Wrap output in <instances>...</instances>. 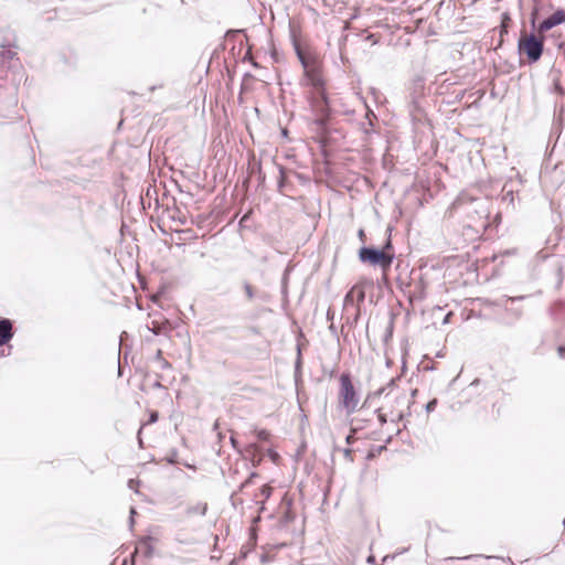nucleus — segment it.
Listing matches in <instances>:
<instances>
[{"instance_id": "nucleus-1", "label": "nucleus", "mask_w": 565, "mask_h": 565, "mask_svg": "<svg viewBox=\"0 0 565 565\" xmlns=\"http://www.w3.org/2000/svg\"><path fill=\"white\" fill-rule=\"evenodd\" d=\"M322 68V63H319L318 65L302 70L299 84L302 87H309L311 89L308 102L312 111L316 114L311 124L317 127V131L320 135L319 142L324 145L326 140L330 138L332 132L337 131V129H333L330 125L333 110L330 105L327 82L323 77Z\"/></svg>"}, {"instance_id": "nucleus-2", "label": "nucleus", "mask_w": 565, "mask_h": 565, "mask_svg": "<svg viewBox=\"0 0 565 565\" xmlns=\"http://www.w3.org/2000/svg\"><path fill=\"white\" fill-rule=\"evenodd\" d=\"M531 32H521L518 39V54L520 56V65H533L537 63L544 53L545 36Z\"/></svg>"}, {"instance_id": "nucleus-3", "label": "nucleus", "mask_w": 565, "mask_h": 565, "mask_svg": "<svg viewBox=\"0 0 565 565\" xmlns=\"http://www.w3.org/2000/svg\"><path fill=\"white\" fill-rule=\"evenodd\" d=\"M527 298V296H502L499 299L492 301V305L502 308L503 313L499 315L497 320L500 324L505 327H514L523 317V309L521 307H512L509 305H513L516 301H521Z\"/></svg>"}, {"instance_id": "nucleus-4", "label": "nucleus", "mask_w": 565, "mask_h": 565, "mask_svg": "<svg viewBox=\"0 0 565 565\" xmlns=\"http://www.w3.org/2000/svg\"><path fill=\"white\" fill-rule=\"evenodd\" d=\"M339 382V404L348 415H351L356 411L358 404L360 402V396L352 382L351 373L343 372L340 375Z\"/></svg>"}, {"instance_id": "nucleus-5", "label": "nucleus", "mask_w": 565, "mask_h": 565, "mask_svg": "<svg viewBox=\"0 0 565 565\" xmlns=\"http://www.w3.org/2000/svg\"><path fill=\"white\" fill-rule=\"evenodd\" d=\"M358 258L362 264L379 267L383 273H387L393 265L392 255L374 245H362L358 250Z\"/></svg>"}, {"instance_id": "nucleus-6", "label": "nucleus", "mask_w": 565, "mask_h": 565, "mask_svg": "<svg viewBox=\"0 0 565 565\" xmlns=\"http://www.w3.org/2000/svg\"><path fill=\"white\" fill-rule=\"evenodd\" d=\"M290 41L295 51V54L302 67V70H307L310 66L318 65L322 63L320 56L312 51L310 47H302L299 39L296 34V31L292 26H290Z\"/></svg>"}, {"instance_id": "nucleus-7", "label": "nucleus", "mask_w": 565, "mask_h": 565, "mask_svg": "<svg viewBox=\"0 0 565 565\" xmlns=\"http://www.w3.org/2000/svg\"><path fill=\"white\" fill-rule=\"evenodd\" d=\"M533 30L539 33H545L552 30L554 26L565 23V9L558 8L551 15L536 23L535 13L531 14L530 19Z\"/></svg>"}, {"instance_id": "nucleus-8", "label": "nucleus", "mask_w": 565, "mask_h": 565, "mask_svg": "<svg viewBox=\"0 0 565 565\" xmlns=\"http://www.w3.org/2000/svg\"><path fill=\"white\" fill-rule=\"evenodd\" d=\"M425 81L422 76H416L413 81L407 104L412 115L422 113V98L424 97Z\"/></svg>"}, {"instance_id": "nucleus-9", "label": "nucleus", "mask_w": 565, "mask_h": 565, "mask_svg": "<svg viewBox=\"0 0 565 565\" xmlns=\"http://www.w3.org/2000/svg\"><path fill=\"white\" fill-rule=\"evenodd\" d=\"M242 288L245 294V299L247 302H254L256 300L260 302L270 301L271 297L269 292L255 287L246 279L242 281Z\"/></svg>"}, {"instance_id": "nucleus-10", "label": "nucleus", "mask_w": 565, "mask_h": 565, "mask_svg": "<svg viewBox=\"0 0 565 565\" xmlns=\"http://www.w3.org/2000/svg\"><path fill=\"white\" fill-rule=\"evenodd\" d=\"M280 505H281L282 512H281V515L279 519V525L286 526L289 523L294 522V520L296 518V513L292 509L294 501L291 498L288 497L287 493H285L281 498Z\"/></svg>"}, {"instance_id": "nucleus-11", "label": "nucleus", "mask_w": 565, "mask_h": 565, "mask_svg": "<svg viewBox=\"0 0 565 565\" xmlns=\"http://www.w3.org/2000/svg\"><path fill=\"white\" fill-rule=\"evenodd\" d=\"M154 539L150 535L143 536L139 540L138 546L135 548V551L131 553L132 557V564L136 565L135 557L137 556L139 548L142 550L143 556L146 558H151L153 556L154 547L152 545V541Z\"/></svg>"}, {"instance_id": "nucleus-12", "label": "nucleus", "mask_w": 565, "mask_h": 565, "mask_svg": "<svg viewBox=\"0 0 565 565\" xmlns=\"http://www.w3.org/2000/svg\"><path fill=\"white\" fill-rule=\"evenodd\" d=\"M13 335V322L8 318H0V347L8 344Z\"/></svg>"}, {"instance_id": "nucleus-13", "label": "nucleus", "mask_w": 565, "mask_h": 565, "mask_svg": "<svg viewBox=\"0 0 565 565\" xmlns=\"http://www.w3.org/2000/svg\"><path fill=\"white\" fill-rule=\"evenodd\" d=\"M426 289L427 281L424 279L423 275L419 274L418 279L414 284V290L409 295V300H424L426 298Z\"/></svg>"}, {"instance_id": "nucleus-14", "label": "nucleus", "mask_w": 565, "mask_h": 565, "mask_svg": "<svg viewBox=\"0 0 565 565\" xmlns=\"http://www.w3.org/2000/svg\"><path fill=\"white\" fill-rule=\"evenodd\" d=\"M173 328L172 323L167 320V319H163V320H157V319H153L151 321V324L148 326V330L150 332H152L154 335H159V334H166L168 333L169 331H171Z\"/></svg>"}, {"instance_id": "nucleus-15", "label": "nucleus", "mask_w": 565, "mask_h": 565, "mask_svg": "<svg viewBox=\"0 0 565 565\" xmlns=\"http://www.w3.org/2000/svg\"><path fill=\"white\" fill-rule=\"evenodd\" d=\"M15 33L10 28L0 31V46L2 49L15 46Z\"/></svg>"}, {"instance_id": "nucleus-16", "label": "nucleus", "mask_w": 565, "mask_h": 565, "mask_svg": "<svg viewBox=\"0 0 565 565\" xmlns=\"http://www.w3.org/2000/svg\"><path fill=\"white\" fill-rule=\"evenodd\" d=\"M277 166V169H278V172H279V178L277 180V190L282 193L285 192L289 186H290V183L286 177L287 172H288V169L286 167H284L282 164H279V163H276Z\"/></svg>"}, {"instance_id": "nucleus-17", "label": "nucleus", "mask_w": 565, "mask_h": 565, "mask_svg": "<svg viewBox=\"0 0 565 565\" xmlns=\"http://www.w3.org/2000/svg\"><path fill=\"white\" fill-rule=\"evenodd\" d=\"M362 423H364V420H362V419H359V418L352 419V422H351L352 426L350 429V434L345 437L347 445H352L356 440L355 434L358 433V430L363 428Z\"/></svg>"}, {"instance_id": "nucleus-18", "label": "nucleus", "mask_w": 565, "mask_h": 565, "mask_svg": "<svg viewBox=\"0 0 565 565\" xmlns=\"http://www.w3.org/2000/svg\"><path fill=\"white\" fill-rule=\"evenodd\" d=\"M301 370H302V353L301 348L299 344H297V356L295 360V381L298 382V380L301 377Z\"/></svg>"}, {"instance_id": "nucleus-19", "label": "nucleus", "mask_w": 565, "mask_h": 565, "mask_svg": "<svg viewBox=\"0 0 565 565\" xmlns=\"http://www.w3.org/2000/svg\"><path fill=\"white\" fill-rule=\"evenodd\" d=\"M393 334H394V317L391 316L388 323L385 328L383 338H382L384 345H387L392 341Z\"/></svg>"}, {"instance_id": "nucleus-20", "label": "nucleus", "mask_w": 565, "mask_h": 565, "mask_svg": "<svg viewBox=\"0 0 565 565\" xmlns=\"http://www.w3.org/2000/svg\"><path fill=\"white\" fill-rule=\"evenodd\" d=\"M206 511H207V503L205 502H199L198 504L195 505H191L186 509V514L188 515H192V514H200V515H205L206 514Z\"/></svg>"}, {"instance_id": "nucleus-21", "label": "nucleus", "mask_w": 565, "mask_h": 565, "mask_svg": "<svg viewBox=\"0 0 565 565\" xmlns=\"http://www.w3.org/2000/svg\"><path fill=\"white\" fill-rule=\"evenodd\" d=\"M402 265H403V264H402V262H401V260H399V262L397 263V265H396V269L398 270V275H397V277H396V282H397L398 287H399L402 290H404V286H405L406 288H408V287H411V285H412V284H411V281H407V280H406V279H407V277H405V278L403 277Z\"/></svg>"}, {"instance_id": "nucleus-22", "label": "nucleus", "mask_w": 565, "mask_h": 565, "mask_svg": "<svg viewBox=\"0 0 565 565\" xmlns=\"http://www.w3.org/2000/svg\"><path fill=\"white\" fill-rule=\"evenodd\" d=\"M386 449V446L385 445H380V446H372L371 449L369 450L367 455H366V459L367 460H373L375 459L379 455L382 454V451H384Z\"/></svg>"}, {"instance_id": "nucleus-23", "label": "nucleus", "mask_w": 565, "mask_h": 565, "mask_svg": "<svg viewBox=\"0 0 565 565\" xmlns=\"http://www.w3.org/2000/svg\"><path fill=\"white\" fill-rule=\"evenodd\" d=\"M379 248L384 250L386 254L392 255V263H394L395 252H394V247H393L391 237L386 238V241L383 243V245Z\"/></svg>"}, {"instance_id": "nucleus-24", "label": "nucleus", "mask_w": 565, "mask_h": 565, "mask_svg": "<svg viewBox=\"0 0 565 565\" xmlns=\"http://www.w3.org/2000/svg\"><path fill=\"white\" fill-rule=\"evenodd\" d=\"M153 360L160 363L162 370L171 367V364L163 358V353L160 349L156 352Z\"/></svg>"}, {"instance_id": "nucleus-25", "label": "nucleus", "mask_w": 565, "mask_h": 565, "mask_svg": "<svg viewBox=\"0 0 565 565\" xmlns=\"http://www.w3.org/2000/svg\"><path fill=\"white\" fill-rule=\"evenodd\" d=\"M259 477V473L256 472V471H252L248 476V478L246 480H244L239 487H238V491H243L245 488L249 487L250 484H253L254 482V479L255 478H258Z\"/></svg>"}, {"instance_id": "nucleus-26", "label": "nucleus", "mask_w": 565, "mask_h": 565, "mask_svg": "<svg viewBox=\"0 0 565 565\" xmlns=\"http://www.w3.org/2000/svg\"><path fill=\"white\" fill-rule=\"evenodd\" d=\"M178 454H179L178 449L177 448H172V449L169 450V452L164 457V460L169 465H177L178 463Z\"/></svg>"}, {"instance_id": "nucleus-27", "label": "nucleus", "mask_w": 565, "mask_h": 565, "mask_svg": "<svg viewBox=\"0 0 565 565\" xmlns=\"http://www.w3.org/2000/svg\"><path fill=\"white\" fill-rule=\"evenodd\" d=\"M503 201H508L509 204L514 205V191L512 189H508V184L503 186Z\"/></svg>"}, {"instance_id": "nucleus-28", "label": "nucleus", "mask_w": 565, "mask_h": 565, "mask_svg": "<svg viewBox=\"0 0 565 565\" xmlns=\"http://www.w3.org/2000/svg\"><path fill=\"white\" fill-rule=\"evenodd\" d=\"M465 94V89L454 90L451 93V98L447 99V104H455L457 102H460L463 98Z\"/></svg>"}, {"instance_id": "nucleus-29", "label": "nucleus", "mask_w": 565, "mask_h": 565, "mask_svg": "<svg viewBox=\"0 0 565 565\" xmlns=\"http://www.w3.org/2000/svg\"><path fill=\"white\" fill-rule=\"evenodd\" d=\"M274 488L269 484H264L259 489V494L264 498V501H267L273 494Z\"/></svg>"}, {"instance_id": "nucleus-30", "label": "nucleus", "mask_w": 565, "mask_h": 565, "mask_svg": "<svg viewBox=\"0 0 565 565\" xmlns=\"http://www.w3.org/2000/svg\"><path fill=\"white\" fill-rule=\"evenodd\" d=\"M563 308H564L563 302L556 301L553 306L550 307L548 312L554 320H557L558 317H557L556 310L561 311V310H563Z\"/></svg>"}, {"instance_id": "nucleus-31", "label": "nucleus", "mask_w": 565, "mask_h": 565, "mask_svg": "<svg viewBox=\"0 0 565 565\" xmlns=\"http://www.w3.org/2000/svg\"><path fill=\"white\" fill-rule=\"evenodd\" d=\"M15 56V52L11 47H4L0 51L1 60H12Z\"/></svg>"}, {"instance_id": "nucleus-32", "label": "nucleus", "mask_w": 565, "mask_h": 565, "mask_svg": "<svg viewBox=\"0 0 565 565\" xmlns=\"http://www.w3.org/2000/svg\"><path fill=\"white\" fill-rule=\"evenodd\" d=\"M256 437L259 441H267L270 437V434L266 429L256 430Z\"/></svg>"}, {"instance_id": "nucleus-33", "label": "nucleus", "mask_w": 565, "mask_h": 565, "mask_svg": "<svg viewBox=\"0 0 565 565\" xmlns=\"http://www.w3.org/2000/svg\"><path fill=\"white\" fill-rule=\"evenodd\" d=\"M353 292H354V289L352 288L351 290H349L345 294L344 299H343L344 307L354 305Z\"/></svg>"}, {"instance_id": "nucleus-34", "label": "nucleus", "mask_w": 565, "mask_h": 565, "mask_svg": "<svg viewBox=\"0 0 565 565\" xmlns=\"http://www.w3.org/2000/svg\"><path fill=\"white\" fill-rule=\"evenodd\" d=\"M437 405H438V399L437 398H431L425 405V411L427 413H431V412H434L436 409Z\"/></svg>"}, {"instance_id": "nucleus-35", "label": "nucleus", "mask_w": 565, "mask_h": 565, "mask_svg": "<svg viewBox=\"0 0 565 565\" xmlns=\"http://www.w3.org/2000/svg\"><path fill=\"white\" fill-rule=\"evenodd\" d=\"M454 83L449 82L448 79H445L440 86H439V94L440 95H444V94H447L450 86L452 85Z\"/></svg>"}, {"instance_id": "nucleus-36", "label": "nucleus", "mask_w": 565, "mask_h": 565, "mask_svg": "<svg viewBox=\"0 0 565 565\" xmlns=\"http://www.w3.org/2000/svg\"><path fill=\"white\" fill-rule=\"evenodd\" d=\"M374 401L375 399L370 394H367L362 406H361V409L371 408L374 404Z\"/></svg>"}, {"instance_id": "nucleus-37", "label": "nucleus", "mask_w": 565, "mask_h": 565, "mask_svg": "<svg viewBox=\"0 0 565 565\" xmlns=\"http://www.w3.org/2000/svg\"><path fill=\"white\" fill-rule=\"evenodd\" d=\"M290 271L291 268L289 266L285 268L281 277V285L288 286Z\"/></svg>"}, {"instance_id": "nucleus-38", "label": "nucleus", "mask_w": 565, "mask_h": 565, "mask_svg": "<svg viewBox=\"0 0 565 565\" xmlns=\"http://www.w3.org/2000/svg\"><path fill=\"white\" fill-rule=\"evenodd\" d=\"M267 456L270 458L271 461L276 462L278 459H279V454L273 449V448H269L267 450Z\"/></svg>"}, {"instance_id": "nucleus-39", "label": "nucleus", "mask_w": 565, "mask_h": 565, "mask_svg": "<svg viewBox=\"0 0 565 565\" xmlns=\"http://www.w3.org/2000/svg\"><path fill=\"white\" fill-rule=\"evenodd\" d=\"M374 412L377 414V419H379L380 424L381 425L386 424V422H387L386 414L381 413L380 408H375Z\"/></svg>"}, {"instance_id": "nucleus-40", "label": "nucleus", "mask_w": 565, "mask_h": 565, "mask_svg": "<svg viewBox=\"0 0 565 565\" xmlns=\"http://www.w3.org/2000/svg\"><path fill=\"white\" fill-rule=\"evenodd\" d=\"M365 301V291L364 290H359L358 291V295H356V302H358V307L360 308V306Z\"/></svg>"}, {"instance_id": "nucleus-41", "label": "nucleus", "mask_w": 565, "mask_h": 565, "mask_svg": "<svg viewBox=\"0 0 565 565\" xmlns=\"http://www.w3.org/2000/svg\"><path fill=\"white\" fill-rule=\"evenodd\" d=\"M230 443L232 445V447L238 452L241 454L242 452V449L239 448V444H238V440L234 437V435H232L230 437Z\"/></svg>"}, {"instance_id": "nucleus-42", "label": "nucleus", "mask_w": 565, "mask_h": 565, "mask_svg": "<svg viewBox=\"0 0 565 565\" xmlns=\"http://www.w3.org/2000/svg\"><path fill=\"white\" fill-rule=\"evenodd\" d=\"M280 292H281L282 301L288 302V286L281 285Z\"/></svg>"}, {"instance_id": "nucleus-43", "label": "nucleus", "mask_w": 565, "mask_h": 565, "mask_svg": "<svg viewBox=\"0 0 565 565\" xmlns=\"http://www.w3.org/2000/svg\"><path fill=\"white\" fill-rule=\"evenodd\" d=\"M158 419H159V413L157 411L150 412L148 422L150 424H154L158 422Z\"/></svg>"}, {"instance_id": "nucleus-44", "label": "nucleus", "mask_w": 565, "mask_h": 565, "mask_svg": "<svg viewBox=\"0 0 565 565\" xmlns=\"http://www.w3.org/2000/svg\"><path fill=\"white\" fill-rule=\"evenodd\" d=\"M386 391V387L383 386L372 393H369L374 399L379 398L384 392Z\"/></svg>"}, {"instance_id": "nucleus-45", "label": "nucleus", "mask_w": 565, "mask_h": 565, "mask_svg": "<svg viewBox=\"0 0 565 565\" xmlns=\"http://www.w3.org/2000/svg\"><path fill=\"white\" fill-rule=\"evenodd\" d=\"M352 454H353V450H352L351 448H344V449H343V456H344V458H345V459H348V460H349V461H351V462L353 461V456H352Z\"/></svg>"}, {"instance_id": "nucleus-46", "label": "nucleus", "mask_w": 565, "mask_h": 565, "mask_svg": "<svg viewBox=\"0 0 565 565\" xmlns=\"http://www.w3.org/2000/svg\"><path fill=\"white\" fill-rule=\"evenodd\" d=\"M557 354L561 359H565V342L556 348Z\"/></svg>"}, {"instance_id": "nucleus-47", "label": "nucleus", "mask_w": 565, "mask_h": 565, "mask_svg": "<svg viewBox=\"0 0 565 565\" xmlns=\"http://www.w3.org/2000/svg\"><path fill=\"white\" fill-rule=\"evenodd\" d=\"M270 56L276 63L280 61L279 52L275 47L270 51Z\"/></svg>"}, {"instance_id": "nucleus-48", "label": "nucleus", "mask_w": 565, "mask_h": 565, "mask_svg": "<svg viewBox=\"0 0 565 565\" xmlns=\"http://www.w3.org/2000/svg\"><path fill=\"white\" fill-rule=\"evenodd\" d=\"M358 237L359 239L364 244L365 241H366V234H365V231L363 228H360L358 231Z\"/></svg>"}, {"instance_id": "nucleus-49", "label": "nucleus", "mask_w": 565, "mask_h": 565, "mask_svg": "<svg viewBox=\"0 0 565 565\" xmlns=\"http://www.w3.org/2000/svg\"><path fill=\"white\" fill-rule=\"evenodd\" d=\"M371 117L375 118V114H374V111L369 110V111H367V114H366V119H367V125H369L370 127H372V126H373V122H372V120H371Z\"/></svg>"}, {"instance_id": "nucleus-50", "label": "nucleus", "mask_w": 565, "mask_h": 565, "mask_svg": "<svg viewBox=\"0 0 565 565\" xmlns=\"http://www.w3.org/2000/svg\"><path fill=\"white\" fill-rule=\"evenodd\" d=\"M504 34H508V26L501 25L500 38H503ZM502 44V39H500L499 46Z\"/></svg>"}, {"instance_id": "nucleus-51", "label": "nucleus", "mask_w": 565, "mask_h": 565, "mask_svg": "<svg viewBox=\"0 0 565 565\" xmlns=\"http://www.w3.org/2000/svg\"><path fill=\"white\" fill-rule=\"evenodd\" d=\"M397 380H398L397 377L391 379L385 387L393 390L395 387V385H396Z\"/></svg>"}, {"instance_id": "nucleus-52", "label": "nucleus", "mask_w": 565, "mask_h": 565, "mask_svg": "<svg viewBox=\"0 0 565 565\" xmlns=\"http://www.w3.org/2000/svg\"><path fill=\"white\" fill-rule=\"evenodd\" d=\"M141 431H142V426L139 428L138 434H137V439H138V444H139L140 448L143 447V441H142V438H141Z\"/></svg>"}, {"instance_id": "nucleus-53", "label": "nucleus", "mask_w": 565, "mask_h": 565, "mask_svg": "<svg viewBox=\"0 0 565 565\" xmlns=\"http://www.w3.org/2000/svg\"><path fill=\"white\" fill-rule=\"evenodd\" d=\"M472 557H484V555H468V556L462 557V559H469ZM486 558H494V556H486Z\"/></svg>"}, {"instance_id": "nucleus-54", "label": "nucleus", "mask_w": 565, "mask_h": 565, "mask_svg": "<svg viewBox=\"0 0 565 565\" xmlns=\"http://www.w3.org/2000/svg\"><path fill=\"white\" fill-rule=\"evenodd\" d=\"M334 318V312L329 308L327 311V319L332 321Z\"/></svg>"}, {"instance_id": "nucleus-55", "label": "nucleus", "mask_w": 565, "mask_h": 565, "mask_svg": "<svg viewBox=\"0 0 565 565\" xmlns=\"http://www.w3.org/2000/svg\"><path fill=\"white\" fill-rule=\"evenodd\" d=\"M128 338V333L126 331H122L120 337H119V342L120 344H122L124 340Z\"/></svg>"}, {"instance_id": "nucleus-56", "label": "nucleus", "mask_w": 565, "mask_h": 565, "mask_svg": "<svg viewBox=\"0 0 565 565\" xmlns=\"http://www.w3.org/2000/svg\"><path fill=\"white\" fill-rule=\"evenodd\" d=\"M366 562L370 563V564H375V556L374 555H369L367 558H366Z\"/></svg>"}, {"instance_id": "nucleus-57", "label": "nucleus", "mask_w": 565, "mask_h": 565, "mask_svg": "<svg viewBox=\"0 0 565 565\" xmlns=\"http://www.w3.org/2000/svg\"><path fill=\"white\" fill-rule=\"evenodd\" d=\"M136 514H137L136 508L131 507L130 511H129V518H135Z\"/></svg>"}, {"instance_id": "nucleus-58", "label": "nucleus", "mask_w": 565, "mask_h": 565, "mask_svg": "<svg viewBox=\"0 0 565 565\" xmlns=\"http://www.w3.org/2000/svg\"><path fill=\"white\" fill-rule=\"evenodd\" d=\"M128 524H129L130 530H132L135 526V518H129Z\"/></svg>"}, {"instance_id": "nucleus-59", "label": "nucleus", "mask_w": 565, "mask_h": 565, "mask_svg": "<svg viewBox=\"0 0 565 565\" xmlns=\"http://www.w3.org/2000/svg\"><path fill=\"white\" fill-rule=\"evenodd\" d=\"M265 510H266L265 501H262L260 505H259V513L264 512Z\"/></svg>"}, {"instance_id": "nucleus-60", "label": "nucleus", "mask_w": 565, "mask_h": 565, "mask_svg": "<svg viewBox=\"0 0 565 565\" xmlns=\"http://www.w3.org/2000/svg\"><path fill=\"white\" fill-rule=\"evenodd\" d=\"M329 329L333 334H337V328L334 327L333 323L330 324Z\"/></svg>"}, {"instance_id": "nucleus-61", "label": "nucleus", "mask_w": 565, "mask_h": 565, "mask_svg": "<svg viewBox=\"0 0 565 565\" xmlns=\"http://www.w3.org/2000/svg\"><path fill=\"white\" fill-rule=\"evenodd\" d=\"M218 428H220V423H218V420H216V422L213 424V430H215V431H216V430H218Z\"/></svg>"}, {"instance_id": "nucleus-62", "label": "nucleus", "mask_w": 565, "mask_h": 565, "mask_svg": "<svg viewBox=\"0 0 565 565\" xmlns=\"http://www.w3.org/2000/svg\"><path fill=\"white\" fill-rule=\"evenodd\" d=\"M281 136L285 138L288 137V130L286 128L281 129Z\"/></svg>"}, {"instance_id": "nucleus-63", "label": "nucleus", "mask_w": 565, "mask_h": 565, "mask_svg": "<svg viewBox=\"0 0 565 565\" xmlns=\"http://www.w3.org/2000/svg\"><path fill=\"white\" fill-rule=\"evenodd\" d=\"M153 387H157V388H162L163 386L161 385V383L159 381H156L153 383Z\"/></svg>"}, {"instance_id": "nucleus-64", "label": "nucleus", "mask_w": 565, "mask_h": 565, "mask_svg": "<svg viewBox=\"0 0 565 565\" xmlns=\"http://www.w3.org/2000/svg\"><path fill=\"white\" fill-rule=\"evenodd\" d=\"M252 65H253V67H255V68L260 67V65H259L257 62H255V61H253V62H252Z\"/></svg>"}]
</instances>
